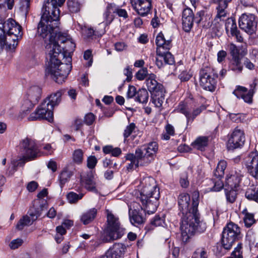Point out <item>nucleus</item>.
Returning <instances> with one entry per match:
<instances>
[{
  "instance_id": "nucleus-1",
  "label": "nucleus",
  "mask_w": 258,
  "mask_h": 258,
  "mask_svg": "<svg viewBox=\"0 0 258 258\" xmlns=\"http://www.w3.org/2000/svg\"><path fill=\"white\" fill-rule=\"evenodd\" d=\"M199 194L194 192L192 200L188 194L182 193L178 198V205L182 214L180 230L182 240L186 242L197 233H203L206 228V223L201 220L198 211Z\"/></svg>"
},
{
  "instance_id": "nucleus-2",
  "label": "nucleus",
  "mask_w": 258,
  "mask_h": 258,
  "mask_svg": "<svg viewBox=\"0 0 258 258\" xmlns=\"http://www.w3.org/2000/svg\"><path fill=\"white\" fill-rule=\"evenodd\" d=\"M46 11V10L42 11L41 20L37 26V33L44 39L46 55L51 57L54 54V51L60 48L57 40L58 34L61 32L59 28L58 10L54 9L51 15Z\"/></svg>"
},
{
  "instance_id": "nucleus-3",
  "label": "nucleus",
  "mask_w": 258,
  "mask_h": 258,
  "mask_svg": "<svg viewBox=\"0 0 258 258\" xmlns=\"http://www.w3.org/2000/svg\"><path fill=\"white\" fill-rule=\"evenodd\" d=\"M54 54L50 57L46 55L47 59L46 68L45 70L46 75H50L51 78L56 83L61 84L68 77L72 69L71 61L63 63H61L60 59L65 57L61 53V48L54 51Z\"/></svg>"
},
{
  "instance_id": "nucleus-4",
  "label": "nucleus",
  "mask_w": 258,
  "mask_h": 258,
  "mask_svg": "<svg viewBox=\"0 0 258 258\" xmlns=\"http://www.w3.org/2000/svg\"><path fill=\"white\" fill-rule=\"evenodd\" d=\"M141 184L142 188L140 192V201L145 210L149 214H153L159 205V188L155 180L151 177L143 178Z\"/></svg>"
},
{
  "instance_id": "nucleus-5",
  "label": "nucleus",
  "mask_w": 258,
  "mask_h": 258,
  "mask_svg": "<svg viewBox=\"0 0 258 258\" xmlns=\"http://www.w3.org/2000/svg\"><path fill=\"white\" fill-rule=\"evenodd\" d=\"M107 227L106 229V242H110L120 238L125 233V229L120 224L118 218L115 217L109 210H107Z\"/></svg>"
},
{
  "instance_id": "nucleus-6",
  "label": "nucleus",
  "mask_w": 258,
  "mask_h": 258,
  "mask_svg": "<svg viewBox=\"0 0 258 258\" xmlns=\"http://www.w3.org/2000/svg\"><path fill=\"white\" fill-rule=\"evenodd\" d=\"M155 77L154 74H150L146 80V83L148 90L151 93L152 102L157 107H160L164 100L165 91L163 86L155 80Z\"/></svg>"
},
{
  "instance_id": "nucleus-7",
  "label": "nucleus",
  "mask_w": 258,
  "mask_h": 258,
  "mask_svg": "<svg viewBox=\"0 0 258 258\" xmlns=\"http://www.w3.org/2000/svg\"><path fill=\"white\" fill-rule=\"evenodd\" d=\"M158 149V144L156 142H150L138 148L136 150V153L141 160V163L147 166L154 160Z\"/></svg>"
},
{
  "instance_id": "nucleus-8",
  "label": "nucleus",
  "mask_w": 258,
  "mask_h": 258,
  "mask_svg": "<svg viewBox=\"0 0 258 258\" xmlns=\"http://www.w3.org/2000/svg\"><path fill=\"white\" fill-rule=\"evenodd\" d=\"M217 77L212 68H203L200 72V86L205 90L213 92L216 89Z\"/></svg>"
},
{
  "instance_id": "nucleus-9",
  "label": "nucleus",
  "mask_w": 258,
  "mask_h": 258,
  "mask_svg": "<svg viewBox=\"0 0 258 258\" xmlns=\"http://www.w3.org/2000/svg\"><path fill=\"white\" fill-rule=\"evenodd\" d=\"M52 110L53 109L50 108L47 101L44 100L37 109L30 115L28 120L33 121L44 119L50 122L53 120Z\"/></svg>"
},
{
  "instance_id": "nucleus-10",
  "label": "nucleus",
  "mask_w": 258,
  "mask_h": 258,
  "mask_svg": "<svg viewBox=\"0 0 258 258\" xmlns=\"http://www.w3.org/2000/svg\"><path fill=\"white\" fill-rule=\"evenodd\" d=\"M21 152L26 160L34 159L37 155L38 149L35 141L26 138L21 143Z\"/></svg>"
},
{
  "instance_id": "nucleus-11",
  "label": "nucleus",
  "mask_w": 258,
  "mask_h": 258,
  "mask_svg": "<svg viewBox=\"0 0 258 258\" xmlns=\"http://www.w3.org/2000/svg\"><path fill=\"white\" fill-rule=\"evenodd\" d=\"M243 164L247 172L252 177H258V152H251L243 159Z\"/></svg>"
},
{
  "instance_id": "nucleus-12",
  "label": "nucleus",
  "mask_w": 258,
  "mask_h": 258,
  "mask_svg": "<svg viewBox=\"0 0 258 258\" xmlns=\"http://www.w3.org/2000/svg\"><path fill=\"white\" fill-rule=\"evenodd\" d=\"M239 26L240 29L246 33L252 34L255 31L257 21L255 17L251 14H243L239 19Z\"/></svg>"
},
{
  "instance_id": "nucleus-13",
  "label": "nucleus",
  "mask_w": 258,
  "mask_h": 258,
  "mask_svg": "<svg viewBox=\"0 0 258 258\" xmlns=\"http://www.w3.org/2000/svg\"><path fill=\"white\" fill-rule=\"evenodd\" d=\"M114 13H116L119 17L124 19L128 17V14L125 10L119 8L114 4H109L103 14L106 25H108L112 22L114 19Z\"/></svg>"
},
{
  "instance_id": "nucleus-14",
  "label": "nucleus",
  "mask_w": 258,
  "mask_h": 258,
  "mask_svg": "<svg viewBox=\"0 0 258 258\" xmlns=\"http://www.w3.org/2000/svg\"><path fill=\"white\" fill-rule=\"evenodd\" d=\"M57 43L60 42L61 43H66V46L60 47L61 49V53L64 55L69 62L72 61L71 53L74 51L76 47L75 44L69 39V36L66 33H59L58 35Z\"/></svg>"
},
{
  "instance_id": "nucleus-15",
  "label": "nucleus",
  "mask_w": 258,
  "mask_h": 258,
  "mask_svg": "<svg viewBox=\"0 0 258 258\" xmlns=\"http://www.w3.org/2000/svg\"><path fill=\"white\" fill-rule=\"evenodd\" d=\"M245 141L244 134L242 131L235 128L230 135L228 142L227 148L228 150H233L242 147Z\"/></svg>"
},
{
  "instance_id": "nucleus-16",
  "label": "nucleus",
  "mask_w": 258,
  "mask_h": 258,
  "mask_svg": "<svg viewBox=\"0 0 258 258\" xmlns=\"http://www.w3.org/2000/svg\"><path fill=\"white\" fill-rule=\"evenodd\" d=\"M206 106L202 105L194 109L191 113L186 105L182 103H180L176 108V110L178 112L181 113L185 116L187 120V124H188L190 121H192L198 115L203 111L206 110Z\"/></svg>"
},
{
  "instance_id": "nucleus-17",
  "label": "nucleus",
  "mask_w": 258,
  "mask_h": 258,
  "mask_svg": "<svg viewBox=\"0 0 258 258\" xmlns=\"http://www.w3.org/2000/svg\"><path fill=\"white\" fill-rule=\"evenodd\" d=\"M256 83L254 82L250 85V89H248L242 86H238L236 89L233 92L237 98H242L244 101L247 103H251L252 97L254 94V89L255 88Z\"/></svg>"
},
{
  "instance_id": "nucleus-18",
  "label": "nucleus",
  "mask_w": 258,
  "mask_h": 258,
  "mask_svg": "<svg viewBox=\"0 0 258 258\" xmlns=\"http://www.w3.org/2000/svg\"><path fill=\"white\" fill-rule=\"evenodd\" d=\"M131 3L135 11L142 17L147 16L152 7L151 0H131Z\"/></svg>"
},
{
  "instance_id": "nucleus-19",
  "label": "nucleus",
  "mask_w": 258,
  "mask_h": 258,
  "mask_svg": "<svg viewBox=\"0 0 258 258\" xmlns=\"http://www.w3.org/2000/svg\"><path fill=\"white\" fill-rule=\"evenodd\" d=\"M156 53L158 56L156 59V64L159 68L163 67L164 64L171 65L174 63V57L168 50L157 48Z\"/></svg>"
},
{
  "instance_id": "nucleus-20",
  "label": "nucleus",
  "mask_w": 258,
  "mask_h": 258,
  "mask_svg": "<svg viewBox=\"0 0 258 258\" xmlns=\"http://www.w3.org/2000/svg\"><path fill=\"white\" fill-rule=\"evenodd\" d=\"M146 213L150 214L145 210L143 205L140 210L134 209L132 211L130 210L129 216L131 223L137 226L144 223L146 219L145 216Z\"/></svg>"
},
{
  "instance_id": "nucleus-21",
  "label": "nucleus",
  "mask_w": 258,
  "mask_h": 258,
  "mask_svg": "<svg viewBox=\"0 0 258 258\" xmlns=\"http://www.w3.org/2000/svg\"><path fill=\"white\" fill-rule=\"evenodd\" d=\"M18 25H19V24L12 18L8 19L3 23V27L4 28V30H5L6 32V36L7 37V43L9 47L12 48H15L18 45V43H12L11 38L10 37V33H13L12 30H13V28H15V27H17Z\"/></svg>"
},
{
  "instance_id": "nucleus-22",
  "label": "nucleus",
  "mask_w": 258,
  "mask_h": 258,
  "mask_svg": "<svg viewBox=\"0 0 258 258\" xmlns=\"http://www.w3.org/2000/svg\"><path fill=\"white\" fill-rule=\"evenodd\" d=\"M182 27L184 31L188 32L192 27L194 15L190 8L184 9L182 12Z\"/></svg>"
},
{
  "instance_id": "nucleus-23",
  "label": "nucleus",
  "mask_w": 258,
  "mask_h": 258,
  "mask_svg": "<svg viewBox=\"0 0 258 258\" xmlns=\"http://www.w3.org/2000/svg\"><path fill=\"white\" fill-rule=\"evenodd\" d=\"M126 246L121 243H115L111 247L105 254L109 258H118L121 257L125 253Z\"/></svg>"
},
{
  "instance_id": "nucleus-24",
  "label": "nucleus",
  "mask_w": 258,
  "mask_h": 258,
  "mask_svg": "<svg viewBox=\"0 0 258 258\" xmlns=\"http://www.w3.org/2000/svg\"><path fill=\"white\" fill-rule=\"evenodd\" d=\"M39 216L38 212L35 211V213H30L29 216L26 215L23 216L18 222L16 225L17 229L22 230L25 226L31 225Z\"/></svg>"
},
{
  "instance_id": "nucleus-25",
  "label": "nucleus",
  "mask_w": 258,
  "mask_h": 258,
  "mask_svg": "<svg viewBox=\"0 0 258 258\" xmlns=\"http://www.w3.org/2000/svg\"><path fill=\"white\" fill-rule=\"evenodd\" d=\"M41 95V89L38 86H33L28 91L27 98L31 103L30 106L33 107L37 104L40 98Z\"/></svg>"
},
{
  "instance_id": "nucleus-26",
  "label": "nucleus",
  "mask_w": 258,
  "mask_h": 258,
  "mask_svg": "<svg viewBox=\"0 0 258 258\" xmlns=\"http://www.w3.org/2000/svg\"><path fill=\"white\" fill-rule=\"evenodd\" d=\"M242 176L240 173L237 172L228 175L225 180V186H228L230 188L237 189Z\"/></svg>"
},
{
  "instance_id": "nucleus-27",
  "label": "nucleus",
  "mask_w": 258,
  "mask_h": 258,
  "mask_svg": "<svg viewBox=\"0 0 258 258\" xmlns=\"http://www.w3.org/2000/svg\"><path fill=\"white\" fill-rule=\"evenodd\" d=\"M97 209L93 208L83 212L80 216V221L84 225H88L93 222L97 214Z\"/></svg>"
},
{
  "instance_id": "nucleus-28",
  "label": "nucleus",
  "mask_w": 258,
  "mask_h": 258,
  "mask_svg": "<svg viewBox=\"0 0 258 258\" xmlns=\"http://www.w3.org/2000/svg\"><path fill=\"white\" fill-rule=\"evenodd\" d=\"M81 182L85 187L88 190L96 192V183L94 180V176L91 172H88L81 179Z\"/></svg>"
},
{
  "instance_id": "nucleus-29",
  "label": "nucleus",
  "mask_w": 258,
  "mask_h": 258,
  "mask_svg": "<svg viewBox=\"0 0 258 258\" xmlns=\"http://www.w3.org/2000/svg\"><path fill=\"white\" fill-rule=\"evenodd\" d=\"M66 0H48L46 3H45L42 8V11H45L49 12L50 15H51V12L54 11V9L58 10L59 14H60V11L58 9V7H61L65 2Z\"/></svg>"
},
{
  "instance_id": "nucleus-30",
  "label": "nucleus",
  "mask_w": 258,
  "mask_h": 258,
  "mask_svg": "<svg viewBox=\"0 0 258 258\" xmlns=\"http://www.w3.org/2000/svg\"><path fill=\"white\" fill-rule=\"evenodd\" d=\"M222 233H226V234L240 238L241 234L240 228L235 223L229 222L223 228Z\"/></svg>"
},
{
  "instance_id": "nucleus-31",
  "label": "nucleus",
  "mask_w": 258,
  "mask_h": 258,
  "mask_svg": "<svg viewBox=\"0 0 258 258\" xmlns=\"http://www.w3.org/2000/svg\"><path fill=\"white\" fill-rule=\"evenodd\" d=\"M137 155L136 153L135 154L133 153L126 154L125 156L126 160L131 162L126 166V168L128 170H132L134 168V166L138 167L139 166H146L145 164L141 163V160L139 158Z\"/></svg>"
},
{
  "instance_id": "nucleus-32",
  "label": "nucleus",
  "mask_w": 258,
  "mask_h": 258,
  "mask_svg": "<svg viewBox=\"0 0 258 258\" xmlns=\"http://www.w3.org/2000/svg\"><path fill=\"white\" fill-rule=\"evenodd\" d=\"M239 239V238L226 234V233H222L221 239L222 246L225 250H229L234 243Z\"/></svg>"
},
{
  "instance_id": "nucleus-33",
  "label": "nucleus",
  "mask_w": 258,
  "mask_h": 258,
  "mask_svg": "<svg viewBox=\"0 0 258 258\" xmlns=\"http://www.w3.org/2000/svg\"><path fill=\"white\" fill-rule=\"evenodd\" d=\"M156 44L158 46L157 48H161L162 50H169L171 47V41L166 40L162 32L159 33L157 36Z\"/></svg>"
},
{
  "instance_id": "nucleus-34",
  "label": "nucleus",
  "mask_w": 258,
  "mask_h": 258,
  "mask_svg": "<svg viewBox=\"0 0 258 258\" xmlns=\"http://www.w3.org/2000/svg\"><path fill=\"white\" fill-rule=\"evenodd\" d=\"M62 91H57L56 93L52 94L49 97H47L45 101H47L48 104H49L51 108L53 109L54 106L57 105L61 101V96L62 94Z\"/></svg>"
},
{
  "instance_id": "nucleus-35",
  "label": "nucleus",
  "mask_w": 258,
  "mask_h": 258,
  "mask_svg": "<svg viewBox=\"0 0 258 258\" xmlns=\"http://www.w3.org/2000/svg\"><path fill=\"white\" fill-rule=\"evenodd\" d=\"M231 0H219L218 5L217 7V14L215 19H220V20L226 17V12L225 9L227 8L228 3Z\"/></svg>"
},
{
  "instance_id": "nucleus-36",
  "label": "nucleus",
  "mask_w": 258,
  "mask_h": 258,
  "mask_svg": "<svg viewBox=\"0 0 258 258\" xmlns=\"http://www.w3.org/2000/svg\"><path fill=\"white\" fill-rule=\"evenodd\" d=\"M12 31L13 32V33H10V37L11 38L12 43H18L19 41L22 38L23 34L22 26L19 24L17 26V27H15V28H13V30H12Z\"/></svg>"
},
{
  "instance_id": "nucleus-37",
  "label": "nucleus",
  "mask_w": 258,
  "mask_h": 258,
  "mask_svg": "<svg viewBox=\"0 0 258 258\" xmlns=\"http://www.w3.org/2000/svg\"><path fill=\"white\" fill-rule=\"evenodd\" d=\"M149 99V93L145 88L140 89L137 91L135 101L143 104H146Z\"/></svg>"
},
{
  "instance_id": "nucleus-38",
  "label": "nucleus",
  "mask_w": 258,
  "mask_h": 258,
  "mask_svg": "<svg viewBox=\"0 0 258 258\" xmlns=\"http://www.w3.org/2000/svg\"><path fill=\"white\" fill-rule=\"evenodd\" d=\"M73 174V170L68 168L63 169L59 175V182L61 188L70 180Z\"/></svg>"
},
{
  "instance_id": "nucleus-39",
  "label": "nucleus",
  "mask_w": 258,
  "mask_h": 258,
  "mask_svg": "<svg viewBox=\"0 0 258 258\" xmlns=\"http://www.w3.org/2000/svg\"><path fill=\"white\" fill-rule=\"evenodd\" d=\"M227 166V162L224 160L219 162L214 172V176L216 178H222L224 175V171Z\"/></svg>"
},
{
  "instance_id": "nucleus-40",
  "label": "nucleus",
  "mask_w": 258,
  "mask_h": 258,
  "mask_svg": "<svg viewBox=\"0 0 258 258\" xmlns=\"http://www.w3.org/2000/svg\"><path fill=\"white\" fill-rule=\"evenodd\" d=\"M208 139L206 137H200L198 138L191 144L194 147L199 150L203 149L208 145Z\"/></svg>"
},
{
  "instance_id": "nucleus-41",
  "label": "nucleus",
  "mask_w": 258,
  "mask_h": 258,
  "mask_svg": "<svg viewBox=\"0 0 258 258\" xmlns=\"http://www.w3.org/2000/svg\"><path fill=\"white\" fill-rule=\"evenodd\" d=\"M67 6L71 13H78L81 8L80 0H68Z\"/></svg>"
},
{
  "instance_id": "nucleus-42",
  "label": "nucleus",
  "mask_w": 258,
  "mask_h": 258,
  "mask_svg": "<svg viewBox=\"0 0 258 258\" xmlns=\"http://www.w3.org/2000/svg\"><path fill=\"white\" fill-rule=\"evenodd\" d=\"M226 201L228 203L232 204L234 203L237 198V189L230 188H224Z\"/></svg>"
},
{
  "instance_id": "nucleus-43",
  "label": "nucleus",
  "mask_w": 258,
  "mask_h": 258,
  "mask_svg": "<svg viewBox=\"0 0 258 258\" xmlns=\"http://www.w3.org/2000/svg\"><path fill=\"white\" fill-rule=\"evenodd\" d=\"M231 69L236 73H241L242 72L243 66L241 62L240 57L232 58Z\"/></svg>"
},
{
  "instance_id": "nucleus-44",
  "label": "nucleus",
  "mask_w": 258,
  "mask_h": 258,
  "mask_svg": "<svg viewBox=\"0 0 258 258\" xmlns=\"http://www.w3.org/2000/svg\"><path fill=\"white\" fill-rule=\"evenodd\" d=\"M230 32L232 36H234L237 42H242L243 41V37L240 34V31L237 29L235 22L232 20V23L230 27Z\"/></svg>"
},
{
  "instance_id": "nucleus-45",
  "label": "nucleus",
  "mask_w": 258,
  "mask_h": 258,
  "mask_svg": "<svg viewBox=\"0 0 258 258\" xmlns=\"http://www.w3.org/2000/svg\"><path fill=\"white\" fill-rule=\"evenodd\" d=\"M72 159L73 162L78 164H81L84 160V152L82 149H78L75 150L72 154Z\"/></svg>"
},
{
  "instance_id": "nucleus-46",
  "label": "nucleus",
  "mask_w": 258,
  "mask_h": 258,
  "mask_svg": "<svg viewBox=\"0 0 258 258\" xmlns=\"http://www.w3.org/2000/svg\"><path fill=\"white\" fill-rule=\"evenodd\" d=\"M103 151L105 154H111L114 157H117L121 153V150L119 148H113V146L109 145L104 147Z\"/></svg>"
},
{
  "instance_id": "nucleus-47",
  "label": "nucleus",
  "mask_w": 258,
  "mask_h": 258,
  "mask_svg": "<svg viewBox=\"0 0 258 258\" xmlns=\"http://www.w3.org/2000/svg\"><path fill=\"white\" fill-rule=\"evenodd\" d=\"M191 258H208V252L204 247H199L194 252Z\"/></svg>"
},
{
  "instance_id": "nucleus-48",
  "label": "nucleus",
  "mask_w": 258,
  "mask_h": 258,
  "mask_svg": "<svg viewBox=\"0 0 258 258\" xmlns=\"http://www.w3.org/2000/svg\"><path fill=\"white\" fill-rule=\"evenodd\" d=\"M244 225L247 228L250 227L255 222L254 215L246 212L243 218Z\"/></svg>"
},
{
  "instance_id": "nucleus-49",
  "label": "nucleus",
  "mask_w": 258,
  "mask_h": 258,
  "mask_svg": "<svg viewBox=\"0 0 258 258\" xmlns=\"http://www.w3.org/2000/svg\"><path fill=\"white\" fill-rule=\"evenodd\" d=\"M84 194L82 193L77 194L76 192L71 191L68 194L67 197L69 203L73 204L77 203L79 200H81Z\"/></svg>"
},
{
  "instance_id": "nucleus-50",
  "label": "nucleus",
  "mask_w": 258,
  "mask_h": 258,
  "mask_svg": "<svg viewBox=\"0 0 258 258\" xmlns=\"http://www.w3.org/2000/svg\"><path fill=\"white\" fill-rule=\"evenodd\" d=\"M245 197L249 200L254 201L258 203V191L253 188H248L245 194Z\"/></svg>"
},
{
  "instance_id": "nucleus-51",
  "label": "nucleus",
  "mask_w": 258,
  "mask_h": 258,
  "mask_svg": "<svg viewBox=\"0 0 258 258\" xmlns=\"http://www.w3.org/2000/svg\"><path fill=\"white\" fill-rule=\"evenodd\" d=\"M227 47L232 58L240 57L239 49L235 44L231 43L228 45Z\"/></svg>"
},
{
  "instance_id": "nucleus-52",
  "label": "nucleus",
  "mask_w": 258,
  "mask_h": 258,
  "mask_svg": "<svg viewBox=\"0 0 258 258\" xmlns=\"http://www.w3.org/2000/svg\"><path fill=\"white\" fill-rule=\"evenodd\" d=\"M242 244L238 243L236 247L231 253L230 256L227 258H243L242 251Z\"/></svg>"
},
{
  "instance_id": "nucleus-53",
  "label": "nucleus",
  "mask_w": 258,
  "mask_h": 258,
  "mask_svg": "<svg viewBox=\"0 0 258 258\" xmlns=\"http://www.w3.org/2000/svg\"><path fill=\"white\" fill-rule=\"evenodd\" d=\"M149 75L147 68H143L136 73L135 77L138 80L142 81L146 77H148Z\"/></svg>"
},
{
  "instance_id": "nucleus-54",
  "label": "nucleus",
  "mask_w": 258,
  "mask_h": 258,
  "mask_svg": "<svg viewBox=\"0 0 258 258\" xmlns=\"http://www.w3.org/2000/svg\"><path fill=\"white\" fill-rule=\"evenodd\" d=\"M164 215L162 214L161 216L160 215H156L151 220L150 223L152 225L154 226H159L162 225L164 222Z\"/></svg>"
},
{
  "instance_id": "nucleus-55",
  "label": "nucleus",
  "mask_w": 258,
  "mask_h": 258,
  "mask_svg": "<svg viewBox=\"0 0 258 258\" xmlns=\"http://www.w3.org/2000/svg\"><path fill=\"white\" fill-rule=\"evenodd\" d=\"M136 127V125L133 122L131 123L129 125L126 126L125 130H124L123 134L124 140H126V139L132 134Z\"/></svg>"
},
{
  "instance_id": "nucleus-56",
  "label": "nucleus",
  "mask_w": 258,
  "mask_h": 258,
  "mask_svg": "<svg viewBox=\"0 0 258 258\" xmlns=\"http://www.w3.org/2000/svg\"><path fill=\"white\" fill-rule=\"evenodd\" d=\"M48 194L47 189L44 188L41 191H40L37 195V197L39 199V203L41 202L43 203L40 206L41 209L42 210L43 208L46 206V201H44L43 198L46 197Z\"/></svg>"
},
{
  "instance_id": "nucleus-57",
  "label": "nucleus",
  "mask_w": 258,
  "mask_h": 258,
  "mask_svg": "<svg viewBox=\"0 0 258 258\" xmlns=\"http://www.w3.org/2000/svg\"><path fill=\"white\" fill-rule=\"evenodd\" d=\"M217 179V180H216L215 178L213 179V183L214 184V185L213 187L212 190L214 191H220L223 188L224 186V184L221 180V178Z\"/></svg>"
},
{
  "instance_id": "nucleus-58",
  "label": "nucleus",
  "mask_w": 258,
  "mask_h": 258,
  "mask_svg": "<svg viewBox=\"0 0 258 258\" xmlns=\"http://www.w3.org/2000/svg\"><path fill=\"white\" fill-rule=\"evenodd\" d=\"M97 163V160L94 156H90L87 159V167L93 169Z\"/></svg>"
},
{
  "instance_id": "nucleus-59",
  "label": "nucleus",
  "mask_w": 258,
  "mask_h": 258,
  "mask_svg": "<svg viewBox=\"0 0 258 258\" xmlns=\"http://www.w3.org/2000/svg\"><path fill=\"white\" fill-rule=\"evenodd\" d=\"M23 243V240L21 238H17L13 240L10 243L9 246L11 249H16L20 246Z\"/></svg>"
},
{
  "instance_id": "nucleus-60",
  "label": "nucleus",
  "mask_w": 258,
  "mask_h": 258,
  "mask_svg": "<svg viewBox=\"0 0 258 258\" xmlns=\"http://www.w3.org/2000/svg\"><path fill=\"white\" fill-rule=\"evenodd\" d=\"M95 119V115L92 113L87 114L84 117V122L87 125L92 124Z\"/></svg>"
},
{
  "instance_id": "nucleus-61",
  "label": "nucleus",
  "mask_w": 258,
  "mask_h": 258,
  "mask_svg": "<svg viewBox=\"0 0 258 258\" xmlns=\"http://www.w3.org/2000/svg\"><path fill=\"white\" fill-rule=\"evenodd\" d=\"M7 5L9 10L12 9L14 5V0H0V7H4Z\"/></svg>"
},
{
  "instance_id": "nucleus-62",
  "label": "nucleus",
  "mask_w": 258,
  "mask_h": 258,
  "mask_svg": "<svg viewBox=\"0 0 258 258\" xmlns=\"http://www.w3.org/2000/svg\"><path fill=\"white\" fill-rule=\"evenodd\" d=\"M137 91L135 87L133 86H129L127 92V96L128 98H131L136 96Z\"/></svg>"
},
{
  "instance_id": "nucleus-63",
  "label": "nucleus",
  "mask_w": 258,
  "mask_h": 258,
  "mask_svg": "<svg viewBox=\"0 0 258 258\" xmlns=\"http://www.w3.org/2000/svg\"><path fill=\"white\" fill-rule=\"evenodd\" d=\"M123 74L126 76V81L129 82L131 81L133 77L132 69L129 66L126 67L123 71Z\"/></svg>"
},
{
  "instance_id": "nucleus-64",
  "label": "nucleus",
  "mask_w": 258,
  "mask_h": 258,
  "mask_svg": "<svg viewBox=\"0 0 258 258\" xmlns=\"http://www.w3.org/2000/svg\"><path fill=\"white\" fill-rule=\"evenodd\" d=\"M84 36L88 38H91L95 34V31L91 28H85L83 30Z\"/></svg>"
}]
</instances>
